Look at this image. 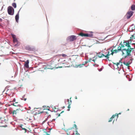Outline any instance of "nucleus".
<instances>
[{
	"label": "nucleus",
	"instance_id": "obj_48",
	"mask_svg": "<svg viewBox=\"0 0 135 135\" xmlns=\"http://www.w3.org/2000/svg\"><path fill=\"white\" fill-rule=\"evenodd\" d=\"M128 110H129V109H128Z\"/></svg>",
	"mask_w": 135,
	"mask_h": 135
},
{
	"label": "nucleus",
	"instance_id": "obj_36",
	"mask_svg": "<svg viewBox=\"0 0 135 135\" xmlns=\"http://www.w3.org/2000/svg\"><path fill=\"white\" fill-rule=\"evenodd\" d=\"M87 62H88L87 61H85V62H84V63H83V64H85H85H86L87 63Z\"/></svg>",
	"mask_w": 135,
	"mask_h": 135
},
{
	"label": "nucleus",
	"instance_id": "obj_1",
	"mask_svg": "<svg viewBox=\"0 0 135 135\" xmlns=\"http://www.w3.org/2000/svg\"><path fill=\"white\" fill-rule=\"evenodd\" d=\"M134 48H135V46L134 48H131L130 46V47L128 48L127 49H123L122 50V55H124L126 54V55L124 57L125 58H126L128 56H131V52L132 50L134 49Z\"/></svg>",
	"mask_w": 135,
	"mask_h": 135
},
{
	"label": "nucleus",
	"instance_id": "obj_5",
	"mask_svg": "<svg viewBox=\"0 0 135 135\" xmlns=\"http://www.w3.org/2000/svg\"><path fill=\"white\" fill-rule=\"evenodd\" d=\"M22 111V110L19 108L17 109L16 110H13L12 113L13 116L15 117L16 115L18 114L20 112Z\"/></svg>",
	"mask_w": 135,
	"mask_h": 135
},
{
	"label": "nucleus",
	"instance_id": "obj_8",
	"mask_svg": "<svg viewBox=\"0 0 135 135\" xmlns=\"http://www.w3.org/2000/svg\"><path fill=\"white\" fill-rule=\"evenodd\" d=\"M76 39V36L74 35H72L69 37V40L70 41H73Z\"/></svg>",
	"mask_w": 135,
	"mask_h": 135
},
{
	"label": "nucleus",
	"instance_id": "obj_43",
	"mask_svg": "<svg viewBox=\"0 0 135 135\" xmlns=\"http://www.w3.org/2000/svg\"><path fill=\"white\" fill-rule=\"evenodd\" d=\"M132 44H133V45H135V43Z\"/></svg>",
	"mask_w": 135,
	"mask_h": 135
},
{
	"label": "nucleus",
	"instance_id": "obj_10",
	"mask_svg": "<svg viewBox=\"0 0 135 135\" xmlns=\"http://www.w3.org/2000/svg\"><path fill=\"white\" fill-rule=\"evenodd\" d=\"M13 40L14 43V46H17L19 45L18 44L17 39L16 38H14L13 39Z\"/></svg>",
	"mask_w": 135,
	"mask_h": 135
},
{
	"label": "nucleus",
	"instance_id": "obj_40",
	"mask_svg": "<svg viewBox=\"0 0 135 135\" xmlns=\"http://www.w3.org/2000/svg\"><path fill=\"white\" fill-rule=\"evenodd\" d=\"M75 99H77V97H76V96L75 97Z\"/></svg>",
	"mask_w": 135,
	"mask_h": 135
},
{
	"label": "nucleus",
	"instance_id": "obj_9",
	"mask_svg": "<svg viewBox=\"0 0 135 135\" xmlns=\"http://www.w3.org/2000/svg\"><path fill=\"white\" fill-rule=\"evenodd\" d=\"M73 128L72 127L71 128H69L66 131L67 132V133L68 135H70L71 134L70 132H72L73 133H74V132L71 130Z\"/></svg>",
	"mask_w": 135,
	"mask_h": 135
},
{
	"label": "nucleus",
	"instance_id": "obj_32",
	"mask_svg": "<svg viewBox=\"0 0 135 135\" xmlns=\"http://www.w3.org/2000/svg\"><path fill=\"white\" fill-rule=\"evenodd\" d=\"M71 104H69V105H68V108H69L68 109V111H69L70 110V109L69 108H70V105Z\"/></svg>",
	"mask_w": 135,
	"mask_h": 135
},
{
	"label": "nucleus",
	"instance_id": "obj_47",
	"mask_svg": "<svg viewBox=\"0 0 135 135\" xmlns=\"http://www.w3.org/2000/svg\"><path fill=\"white\" fill-rule=\"evenodd\" d=\"M65 108V107H63V108Z\"/></svg>",
	"mask_w": 135,
	"mask_h": 135
},
{
	"label": "nucleus",
	"instance_id": "obj_17",
	"mask_svg": "<svg viewBox=\"0 0 135 135\" xmlns=\"http://www.w3.org/2000/svg\"><path fill=\"white\" fill-rule=\"evenodd\" d=\"M134 39H135V35L134 34L132 35L130 37V40L131 41Z\"/></svg>",
	"mask_w": 135,
	"mask_h": 135
},
{
	"label": "nucleus",
	"instance_id": "obj_34",
	"mask_svg": "<svg viewBox=\"0 0 135 135\" xmlns=\"http://www.w3.org/2000/svg\"><path fill=\"white\" fill-rule=\"evenodd\" d=\"M22 129H23L25 131V132H26V130H27V129L25 128H22Z\"/></svg>",
	"mask_w": 135,
	"mask_h": 135
},
{
	"label": "nucleus",
	"instance_id": "obj_27",
	"mask_svg": "<svg viewBox=\"0 0 135 135\" xmlns=\"http://www.w3.org/2000/svg\"><path fill=\"white\" fill-rule=\"evenodd\" d=\"M53 109L54 110V111L55 112H56L57 111V109L56 108V107H54L53 108Z\"/></svg>",
	"mask_w": 135,
	"mask_h": 135
},
{
	"label": "nucleus",
	"instance_id": "obj_11",
	"mask_svg": "<svg viewBox=\"0 0 135 135\" xmlns=\"http://www.w3.org/2000/svg\"><path fill=\"white\" fill-rule=\"evenodd\" d=\"M25 49L26 50L29 51H31L33 50L34 48L31 47L29 46H27L25 47Z\"/></svg>",
	"mask_w": 135,
	"mask_h": 135
},
{
	"label": "nucleus",
	"instance_id": "obj_16",
	"mask_svg": "<svg viewBox=\"0 0 135 135\" xmlns=\"http://www.w3.org/2000/svg\"><path fill=\"white\" fill-rule=\"evenodd\" d=\"M16 99H15V98H14L13 99V101L14 102V103H13V105L15 106H17L18 105H15V104H18V102H16Z\"/></svg>",
	"mask_w": 135,
	"mask_h": 135
},
{
	"label": "nucleus",
	"instance_id": "obj_45",
	"mask_svg": "<svg viewBox=\"0 0 135 135\" xmlns=\"http://www.w3.org/2000/svg\"><path fill=\"white\" fill-rule=\"evenodd\" d=\"M43 112H41V113H43Z\"/></svg>",
	"mask_w": 135,
	"mask_h": 135
},
{
	"label": "nucleus",
	"instance_id": "obj_42",
	"mask_svg": "<svg viewBox=\"0 0 135 135\" xmlns=\"http://www.w3.org/2000/svg\"><path fill=\"white\" fill-rule=\"evenodd\" d=\"M60 114H61V113H60V114H59V115H58V116H59H59H60Z\"/></svg>",
	"mask_w": 135,
	"mask_h": 135
},
{
	"label": "nucleus",
	"instance_id": "obj_22",
	"mask_svg": "<svg viewBox=\"0 0 135 135\" xmlns=\"http://www.w3.org/2000/svg\"><path fill=\"white\" fill-rule=\"evenodd\" d=\"M111 24H110L109 26H108V25H107L106 26V27L105 28V30H107L108 29H109L111 27Z\"/></svg>",
	"mask_w": 135,
	"mask_h": 135
},
{
	"label": "nucleus",
	"instance_id": "obj_21",
	"mask_svg": "<svg viewBox=\"0 0 135 135\" xmlns=\"http://www.w3.org/2000/svg\"><path fill=\"white\" fill-rule=\"evenodd\" d=\"M84 65H85V64H82L76 65V68H78V67H79V68H81Z\"/></svg>",
	"mask_w": 135,
	"mask_h": 135
},
{
	"label": "nucleus",
	"instance_id": "obj_28",
	"mask_svg": "<svg viewBox=\"0 0 135 135\" xmlns=\"http://www.w3.org/2000/svg\"><path fill=\"white\" fill-rule=\"evenodd\" d=\"M67 102H68V104H71V100L70 101L69 99H67Z\"/></svg>",
	"mask_w": 135,
	"mask_h": 135
},
{
	"label": "nucleus",
	"instance_id": "obj_44",
	"mask_svg": "<svg viewBox=\"0 0 135 135\" xmlns=\"http://www.w3.org/2000/svg\"><path fill=\"white\" fill-rule=\"evenodd\" d=\"M76 134H79V133H78H78H77Z\"/></svg>",
	"mask_w": 135,
	"mask_h": 135
},
{
	"label": "nucleus",
	"instance_id": "obj_13",
	"mask_svg": "<svg viewBox=\"0 0 135 135\" xmlns=\"http://www.w3.org/2000/svg\"><path fill=\"white\" fill-rule=\"evenodd\" d=\"M116 116H117V117L118 118V114H117V115H113L112 117L110 118L109 120L108 121L109 122H111L113 120V119Z\"/></svg>",
	"mask_w": 135,
	"mask_h": 135
},
{
	"label": "nucleus",
	"instance_id": "obj_41",
	"mask_svg": "<svg viewBox=\"0 0 135 135\" xmlns=\"http://www.w3.org/2000/svg\"><path fill=\"white\" fill-rule=\"evenodd\" d=\"M64 112V111H62L60 113H61Z\"/></svg>",
	"mask_w": 135,
	"mask_h": 135
},
{
	"label": "nucleus",
	"instance_id": "obj_20",
	"mask_svg": "<svg viewBox=\"0 0 135 135\" xmlns=\"http://www.w3.org/2000/svg\"><path fill=\"white\" fill-rule=\"evenodd\" d=\"M131 9L132 11L135 10V4H133L131 7Z\"/></svg>",
	"mask_w": 135,
	"mask_h": 135
},
{
	"label": "nucleus",
	"instance_id": "obj_39",
	"mask_svg": "<svg viewBox=\"0 0 135 135\" xmlns=\"http://www.w3.org/2000/svg\"><path fill=\"white\" fill-rule=\"evenodd\" d=\"M74 126L75 127H76V126L75 124H74Z\"/></svg>",
	"mask_w": 135,
	"mask_h": 135
},
{
	"label": "nucleus",
	"instance_id": "obj_26",
	"mask_svg": "<svg viewBox=\"0 0 135 135\" xmlns=\"http://www.w3.org/2000/svg\"><path fill=\"white\" fill-rule=\"evenodd\" d=\"M12 6L15 8H16V4L15 3H14L12 4Z\"/></svg>",
	"mask_w": 135,
	"mask_h": 135
},
{
	"label": "nucleus",
	"instance_id": "obj_30",
	"mask_svg": "<svg viewBox=\"0 0 135 135\" xmlns=\"http://www.w3.org/2000/svg\"><path fill=\"white\" fill-rule=\"evenodd\" d=\"M55 120V119H52V120H49L48 122V123H50V122H52L53 121H54Z\"/></svg>",
	"mask_w": 135,
	"mask_h": 135
},
{
	"label": "nucleus",
	"instance_id": "obj_46",
	"mask_svg": "<svg viewBox=\"0 0 135 135\" xmlns=\"http://www.w3.org/2000/svg\"><path fill=\"white\" fill-rule=\"evenodd\" d=\"M15 105H18V104H15Z\"/></svg>",
	"mask_w": 135,
	"mask_h": 135
},
{
	"label": "nucleus",
	"instance_id": "obj_12",
	"mask_svg": "<svg viewBox=\"0 0 135 135\" xmlns=\"http://www.w3.org/2000/svg\"><path fill=\"white\" fill-rule=\"evenodd\" d=\"M51 112L49 110H48V111L46 112V114L45 115L46 116H47V119H48L49 118H50L51 117V115L50 114H49L50 113H51Z\"/></svg>",
	"mask_w": 135,
	"mask_h": 135
},
{
	"label": "nucleus",
	"instance_id": "obj_35",
	"mask_svg": "<svg viewBox=\"0 0 135 135\" xmlns=\"http://www.w3.org/2000/svg\"><path fill=\"white\" fill-rule=\"evenodd\" d=\"M1 119H4L3 118H0V123H2V122H1V120H2ZM3 122H2V123H3Z\"/></svg>",
	"mask_w": 135,
	"mask_h": 135
},
{
	"label": "nucleus",
	"instance_id": "obj_18",
	"mask_svg": "<svg viewBox=\"0 0 135 135\" xmlns=\"http://www.w3.org/2000/svg\"><path fill=\"white\" fill-rule=\"evenodd\" d=\"M121 60H120L119 61V62H117L116 63H114L113 62V64H115L117 66H118V65H120V63L121 64V65H122V62H121Z\"/></svg>",
	"mask_w": 135,
	"mask_h": 135
},
{
	"label": "nucleus",
	"instance_id": "obj_4",
	"mask_svg": "<svg viewBox=\"0 0 135 135\" xmlns=\"http://www.w3.org/2000/svg\"><path fill=\"white\" fill-rule=\"evenodd\" d=\"M8 13L11 15H12L14 14V9L11 7L9 6L8 8Z\"/></svg>",
	"mask_w": 135,
	"mask_h": 135
},
{
	"label": "nucleus",
	"instance_id": "obj_31",
	"mask_svg": "<svg viewBox=\"0 0 135 135\" xmlns=\"http://www.w3.org/2000/svg\"><path fill=\"white\" fill-rule=\"evenodd\" d=\"M12 37L13 38V39L16 38V36L15 35H12Z\"/></svg>",
	"mask_w": 135,
	"mask_h": 135
},
{
	"label": "nucleus",
	"instance_id": "obj_6",
	"mask_svg": "<svg viewBox=\"0 0 135 135\" xmlns=\"http://www.w3.org/2000/svg\"><path fill=\"white\" fill-rule=\"evenodd\" d=\"M79 35H80L82 37H92L93 36V35L91 34H88V33H84L82 32H80L78 34Z\"/></svg>",
	"mask_w": 135,
	"mask_h": 135
},
{
	"label": "nucleus",
	"instance_id": "obj_25",
	"mask_svg": "<svg viewBox=\"0 0 135 135\" xmlns=\"http://www.w3.org/2000/svg\"><path fill=\"white\" fill-rule=\"evenodd\" d=\"M122 48L121 47V46H120L118 47V48L117 50L119 51V52L120 51H122V50H121V48Z\"/></svg>",
	"mask_w": 135,
	"mask_h": 135
},
{
	"label": "nucleus",
	"instance_id": "obj_7",
	"mask_svg": "<svg viewBox=\"0 0 135 135\" xmlns=\"http://www.w3.org/2000/svg\"><path fill=\"white\" fill-rule=\"evenodd\" d=\"M133 12L130 11H128L126 13L125 17L127 19H129L133 15Z\"/></svg>",
	"mask_w": 135,
	"mask_h": 135
},
{
	"label": "nucleus",
	"instance_id": "obj_14",
	"mask_svg": "<svg viewBox=\"0 0 135 135\" xmlns=\"http://www.w3.org/2000/svg\"><path fill=\"white\" fill-rule=\"evenodd\" d=\"M29 63V60H27L25 62L24 66L25 67L27 68H28L29 65L28 64Z\"/></svg>",
	"mask_w": 135,
	"mask_h": 135
},
{
	"label": "nucleus",
	"instance_id": "obj_29",
	"mask_svg": "<svg viewBox=\"0 0 135 135\" xmlns=\"http://www.w3.org/2000/svg\"><path fill=\"white\" fill-rule=\"evenodd\" d=\"M60 56H61L64 57H65L67 56V55L65 54H63L60 55Z\"/></svg>",
	"mask_w": 135,
	"mask_h": 135
},
{
	"label": "nucleus",
	"instance_id": "obj_38",
	"mask_svg": "<svg viewBox=\"0 0 135 135\" xmlns=\"http://www.w3.org/2000/svg\"><path fill=\"white\" fill-rule=\"evenodd\" d=\"M92 60L93 61H94V62H95V60H94V59H93V60Z\"/></svg>",
	"mask_w": 135,
	"mask_h": 135
},
{
	"label": "nucleus",
	"instance_id": "obj_15",
	"mask_svg": "<svg viewBox=\"0 0 135 135\" xmlns=\"http://www.w3.org/2000/svg\"><path fill=\"white\" fill-rule=\"evenodd\" d=\"M111 53L110 54V55H113L114 53H116L119 52L117 50H111Z\"/></svg>",
	"mask_w": 135,
	"mask_h": 135
},
{
	"label": "nucleus",
	"instance_id": "obj_33",
	"mask_svg": "<svg viewBox=\"0 0 135 135\" xmlns=\"http://www.w3.org/2000/svg\"><path fill=\"white\" fill-rule=\"evenodd\" d=\"M45 132L46 133L45 135H50V134L47 133L46 132Z\"/></svg>",
	"mask_w": 135,
	"mask_h": 135
},
{
	"label": "nucleus",
	"instance_id": "obj_3",
	"mask_svg": "<svg viewBox=\"0 0 135 135\" xmlns=\"http://www.w3.org/2000/svg\"><path fill=\"white\" fill-rule=\"evenodd\" d=\"M119 45L120 46H121V47L122 48L124 47L125 46L127 47L128 48L130 47L129 43L128 41L127 42L124 41L123 42H121Z\"/></svg>",
	"mask_w": 135,
	"mask_h": 135
},
{
	"label": "nucleus",
	"instance_id": "obj_37",
	"mask_svg": "<svg viewBox=\"0 0 135 135\" xmlns=\"http://www.w3.org/2000/svg\"><path fill=\"white\" fill-rule=\"evenodd\" d=\"M2 19L1 18H0V21L1 22L2 21Z\"/></svg>",
	"mask_w": 135,
	"mask_h": 135
},
{
	"label": "nucleus",
	"instance_id": "obj_2",
	"mask_svg": "<svg viewBox=\"0 0 135 135\" xmlns=\"http://www.w3.org/2000/svg\"><path fill=\"white\" fill-rule=\"evenodd\" d=\"M97 55L99 58H101L104 57H106L107 59L108 60H109V56L110 55V52L109 51H108V54L106 55L102 54L101 52H99L98 54H97Z\"/></svg>",
	"mask_w": 135,
	"mask_h": 135
},
{
	"label": "nucleus",
	"instance_id": "obj_24",
	"mask_svg": "<svg viewBox=\"0 0 135 135\" xmlns=\"http://www.w3.org/2000/svg\"><path fill=\"white\" fill-rule=\"evenodd\" d=\"M27 99V97L25 95H24L22 97V100H24L25 101H26Z\"/></svg>",
	"mask_w": 135,
	"mask_h": 135
},
{
	"label": "nucleus",
	"instance_id": "obj_23",
	"mask_svg": "<svg viewBox=\"0 0 135 135\" xmlns=\"http://www.w3.org/2000/svg\"><path fill=\"white\" fill-rule=\"evenodd\" d=\"M123 63L124 65H126V66L128 67L129 66V65L130 64V63H129L127 62H123Z\"/></svg>",
	"mask_w": 135,
	"mask_h": 135
},
{
	"label": "nucleus",
	"instance_id": "obj_19",
	"mask_svg": "<svg viewBox=\"0 0 135 135\" xmlns=\"http://www.w3.org/2000/svg\"><path fill=\"white\" fill-rule=\"evenodd\" d=\"M19 14L18 13L15 16V19L16 21L17 22H18V20L19 19Z\"/></svg>",
	"mask_w": 135,
	"mask_h": 135
}]
</instances>
